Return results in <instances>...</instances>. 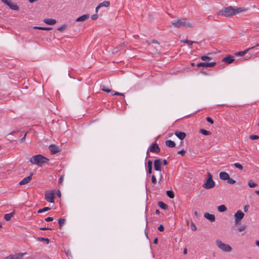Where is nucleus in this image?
<instances>
[{
	"label": "nucleus",
	"mask_w": 259,
	"mask_h": 259,
	"mask_svg": "<svg viewBox=\"0 0 259 259\" xmlns=\"http://www.w3.org/2000/svg\"><path fill=\"white\" fill-rule=\"evenodd\" d=\"M171 24L175 28H191L194 26V23H191L185 18L178 19L171 22Z\"/></svg>",
	"instance_id": "1"
},
{
	"label": "nucleus",
	"mask_w": 259,
	"mask_h": 259,
	"mask_svg": "<svg viewBox=\"0 0 259 259\" xmlns=\"http://www.w3.org/2000/svg\"><path fill=\"white\" fill-rule=\"evenodd\" d=\"M49 159L42 155L38 154L33 156L30 159V162L33 164L41 166L43 164L48 162Z\"/></svg>",
	"instance_id": "2"
},
{
	"label": "nucleus",
	"mask_w": 259,
	"mask_h": 259,
	"mask_svg": "<svg viewBox=\"0 0 259 259\" xmlns=\"http://www.w3.org/2000/svg\"><path fill=\"white\" fill-rule=\"evenodd\" d=\"M219 16H223L226 17H229L235 15L234 9L231 7L224 8L217 13Z\"/></svg>",
	"instance_id": "3"
},
{
	"label": "nucleus",
	"mask_w": 259,
	"mask_h": 259,
	"mask_svg": "<svg viewBox=\"0 0 259 259\" xmlns=\"http://www.w3.org/2000/svg\"><path fill=\"white\" fill-rule=\"evenodd\" d=\"M207 175L208 178L206 182L203 184L202 187L206 189H212L215 187V183L212 180V176L211 174L208 172Z\"/></svg>",
	"instance_id": "4"
},
{
	"label": "nucleus",
	"mask_w": 259,
	"mask_h": 259,
	"mask_svg": "<svg viewBox=\"0 0 259 259\" xmlns=\"http://www.w3.org/2000/svg\"><path fill=\"white\" fill-rule=\"evenodd\" d=\"M215 243L218 248L224 252H229L231 251L232 250V248L230 245L224 243L220 240H217L215 241Z\"/></svg>",
	"instance_id": "5"
},
{
	"label": "nucleus",
	"mask_w": 259,
	"mask_h": 259,
	"mask_svg": "<svg viewBox=\"0 0 259 259\" xmlns=\"http://www.w3.org/2000/svg\"><path fill=\"white\" fill-rule=\"evenodd\" d=\"M258 47H259V44H257L255 45L254 46H253V47H250L247 49H246L245 50H244L243 51L237 52L235 54V55L236 56H242L244 55L245 54H246L248 52L249 53V54L253 55L255 53L253 52L252 51L255 48H257Z\"/></svg>",
	"instance_id": "6"
},
{
	"label": "nucleus",
	"mask_w": 259,
	"mask_h": 259,
	"mask_svg": "<svg viewBox=\"0 0 259 259\" xmlns=\"http://www.w3.org/2000/svg\"><path fill=\"white\" fill-rule=\"evenodd\" d=\"M149 150L155 153H158L160 152V149L157 143H153L150 146L147 152V154L149 153Z\"/></svg>",
	"instance_id": "7"
},
{
	"label": "nucleus",
	"mask_w": 259,
	"mask_h": 259,
	"mask_svg": "<svg viewBox=\"0 0 259 259\" xmlns=\"http://www.w3.org/2000/svg\"><path fill=\"white\" fill-rule=\"evenodd\" d=\"M54 191H52L51 192H47L45 193V199L48 202L51 203L54 202Z\"/></svg>",
	"instance_id": "8"
},
{
	"label": "nucleus",
	"mask_w": 259,
	"mask_h": 259,
	"mask_svg": "<svg viewBox=\"0 0 259 259\" xmlns=\"http://www.w3.org/2000/svg\"><path fill=\"white\" fill-rule=\"evenodd\" d=\"M25 254H26V252L12 254L4 257L3 259H21L23 257L24 255Z\"/></svg>",
	"instance_id": "9"
},
{
	"label": "nucleus",
	"mask_w": 259,
	"mask_h": 259,
	"mask_svg": "<svg viewBox=\"0 0 259 259\" xmlns=\"http://www.w3.org/2000/svg\"><path fill=\"white\" fill-rule=\"evenodd\" d=\"M49 149L50 151L51 154H55L61 151L60 148L59 146L56 145H51L49 146Z\"/></svg>",
	"instance_id": "10"
},
{
	"label": "nucleus",
	"mask_w": 259,
	"mask_h": 259,
	"mask_svg": "<svg viewBox=\"0 0 259 259\" xmlns=\"http://www.w3.org/2000/svg\"><path fill=\"white\" fill-rule=\"evenodd\" d=\"M216 64L215 62H200L197 64L198 67H212Z\"/></svg>",
	"instance_id": "11"
},
{
	"label": "nucleus",
	"mask_w": 259,
	"mask_h": 259,
	"mask_svg": "<svg viewBox=\"0 0 259 259\" xmlns=\"http://www.w3.org/2000/svg\"><path fill=\"white\" fill-rule=\"evenodd\" d=\"M33 176V173L30 172L29 175L26 178H24L22 180H21L19 182V185H23L28 184L32 179V177Z\"/></svg>",
	"instance_id": "12"
},
{
	"label": "nucleus",
	"mask_w": 259,
	"mask_h": 259,
	"mask_svg": "<svg viewBox=\"0 0 259 259\" xmlns=\"http://www.w3.org/2000/svg\"><path fill=\"white\" fill-rule=\"evenodd\" d=\"M154 167L157 171H161V161L160 159H156L154 161Z\"/></svg>",
	"instance_id": "13"
},
{
	"label": "nucleus",
	"mask_w": 259,
	"mask_h": 259,
	"mask_svg": "<svg viewBox=\"0 0 259 259\" xmlns=\"http://www.w3.org/2000/svg\"><path fill=\"white\" fill-rule=\"evenodd\" d=\"M234 60H235V58L234 56H233L232 55H228L223 59L222 61L224 62L227 64H231Z\"/></svg>",
	"instance_id": "14"
},
{
	"label": "nucleus",
	"mask_w": 259,
	"mask_h": 259,
	"mask_svg": "<svg viewBox=\"0 0 259 259\" xmlns=\"http://www.w3.org/2000/svg\"><path fill=\"white\" fill-rule=\"evenodd\" d=\"M244 216V214L241 210H238L234 215L235 219L237 220H241Z\"/></svg>",
	"instance_id": "15"
},
{
	"label": "nucleus",
	"mask_w": 259,
	"mask_h": 259,
	"mask_svg": "<svg viewBox=\"0 0 259 259\" xmlns=\"http://www.w3.org/2000/svg\"><path fill=\"white\" fill-rule=\"evenodd\" d=\"M204 217L210 221L211 222H214L215 220V215L212 214H210L208 212L205 213L204 214Z\"/></svg>",
	"instance_id": "16"
},
{
	"label": "nucleus",
	"mask_w": 259,
	"mask_h": 259,
	"mask_svg": "<svg viewBox=\"0 0 259 259\" xmlns=\"http://www.w3.org/2000/svg\"><path fill=\"white\" fill-rule=\"evenodd\" d=\"M125 46V43L122 42L117 47L112 49V52L113 54H115L118 52L119 51L123 49Z\"/></svg>",
	"instance_id": "17"
},
{
	"label": "nucleus",
	"mask_w": 259,
	"mask_h": 259,
	"mask_svg": "<svg viewBox=\"0 0 259 259\" xmlns=\"http://www.w3.org/2000/svg\"><path fill=\"white\" fill-rule=\"evenodd\" d=\"M175 135L180 140H183L186 136L185 133L177 131L175 133Z\"/></svg>",
	"instance_id": "18"
},
{
	"label": "nucleus",
	"mask_w": 259,
	"mask_h": 259,
	"mask_svg": "<svg viewBox=\"0 0 259 259\" xmlns=\"http://www.w3.org/2000/svg\"><path fill=\"white\" fill-rule=\"evenodd\" d=\"M89 18H90V14H85V15H82V16L78 17L76 19V22L84 21H86L87 20H88Z\"/></svg>",
	"instance_id": "19"
},
{
	"label": "nucleus",
	"mask_w": 259,
	"mask_h": 259,
	"mask_svg": "<svg viewBox=\"0 0 259 259\" xmlns=\"http://www.w3.org/2000/svg\"><path fill=\"white\" fill-rule=\"evenodd\" d=\"M229 177V174L226 172L222 171L220 173V178L222 180H227Z\"/></svg>",
	"instance_id": "20"
},
{
	"label": "nucleus",
	"mask_w": 259,
	"mask_h": 259,
	"mask_svg": "<svg viewBox=\"0 0 259 259\" xmlns=\"http://www.w3.org/2000/svg\"><path fill=\"white\" fill-rule=\"evenodd\" d=\"M6 5L12 10L17 11L19 9V7L16 4L12 3L10 1Z\"/></svg>",
	"instance_id": "21"
},
{
	"label": "nucleus",
	"mask_w": 259,
	"mask_h": 259,
	"mask_svg": "<svg viewBox=\"0 0 259 259\" xmlns=\"http://www.w3.org/2000/svg\"><path fill=\"white\" fill-rule=\"evenodd\" d=\"M44 22L48 25H54L56 23V20L51 18H46L44 19Z\"/></svg>",
	"instance_id": "22"
},
{
	"label": "nucleus",
	"mask_w": 259,
	"mask_h": 259,
	"mask_svg": "<svg viewBox=\"0 0 259 259\" xmlns=\"http://www.w3.org/2000/svg\"><path fill=\"white\" fill-rule=\"evenodd\" d=\"M15 214V211L14 210L13 211H12V212L10 213H7V214H5V215H4V219L7 221H10L11 219V218L12 217H13V215Z\"/></svg>",
	"instance_id": "23"
},
{
	"label": "nucleus",
	"mask_w": 259,
	"mask_h": 259,
	"mask_svg": "<svg viewBox=\"0 0 259 259\" xmlns=\"http://www.w3.org/2000/svg\"><path fill=\"white\" fill-rule=\"evenodd\" d=\"M152 161L149 160L147 163L148 173L151 174L152 172Z\"/></svg>",
	"instance_id": "24"
},
{
	"label": "nucleus",
	"mask_w": 259,
	"mask_h": 259,
	"mask_svg": "<svg viewBox=\"0 0 259 259\" xmlns=\"http://www.w3.org/2000/svg\"><path fill=\"white\" fill-rule=\"evenodd\" d=\"M165 145L169 148H173L175 147L176 146L175 143L171 140L166 141Z\"/></svg>",
	"instance_id": "25"
},
{
	"label": "nucleus",
	"mask_w": 259,
	"mask_h": 259,
	"mask_svg": "<svg viewBox=\"0 0 259 259\" xmlns=\"http://www.w3.org/2000/svg\"><path fill=\"white\" fill-rule=\"evenodd\" d=\"M181 41L183 43L187 44L189 46L192 45L193 44H199V42L197 41H192V40H187V39L182 40H181Z\"/></svg>",
	"instance_id": "26"
},
{
	"label": "nucleus",
	"mask_w": 259,
	"mask_h": 259,
	"mask_svg": "<svg viewBox=\"0 0 259 259\" xmlns=\"http://www.w3.org/2000/svg\"><path fill=\"white\" fill-rule=\"evenodd\" d=\"M158 205L163 209H167L168 208V206L166 204H165L162 201H159L158 202Z\"/></svg>",
	"instance_id": "27"
},
{
	"label": "nucleus",
	"mask_w": 259,
	"mask_h": 259,
	"mask_svg": "<svg viewBox=\"0 0 259 259\" xmlns=\"http://www.w3.org/2000/svg\"><path fill=\"white\" fill-rule=\"evenodd\" d=\"M110 3L109 1H105L101 3L99 5L101 8L103 7L107 8L110 6Z\"/></svg>",
	"instance_id": "28"
},
{
	"label": "nucleus",
	"mask_w": 259,
	"mask_h": 259,
	"mask_svg": "<svg viewBox=\"0 0 259 259\" xmlns=\"http://www.w3.org/2000/svg\"><path fill=\"white\" fill-rule=\"evenodd\" d=\"M218 209L219 211L222 212L226 211L227 209L226 206L225 205L223 204L219 206L218 207Z\"/></svg>",
	"instance_id": "29"
},
{
	"label": "nucleus",
	"mask_w": 259,
	"mask_h": 259,
	"mask_svg": "<svg viewBox=\"0 0 259 259\" xmlns=\"http://www.w3.org/2000/svg\"><path fill=\"white\" fill-rule=\"evenodd\" d=\"M199 132L203 135L208 136L211 135V133L205 129L201 128Z\"/></svg>",
	"instance_id": "30"
},
{
	"label": "nucleus",
	"mask_w": 259,
	"mask_h": 259,
	"mask_svg": "<svg viewBox=\"0 0 259 259\" xmlns=\"http://www.w3.org/2000/svg\"><path fill=\"white\" fill-rule=\"evenodd\" d=\"M247 10V9L246 8H236V9H234L235 14H238V13H241L243 12H245Z\"/></svg>",
	"instance_id": "31"
},
{
	"label": "nucleus",
	"mask_w": 259,
	"mask_h": 259,
	"mask_svg": "<svg viewBox=\"0 0 259 259\" xmlns=\"http://www.w3.org/2000/svg\"><path fill=\"white\" fill-rule=\"evenodd\" d=\"M34 29L42 30H51L52 29V28L40 27V26H35V27H34Z\"/></svg>",
	"instance_id": "32"
},
{
	"label": "nucleus",
	"mask_w": 259,
	"mask_h": 259,
	"mask_svg": "<svg viewBox=\"0 0 259 259\" xmlns=\"http://www.w3.org/2000/svg\"><path fill=\"white\" fill-rule=\"evenodd\" d=\"M166 194L170 198H173L175 197L174 192L172 190L167 191Z\"/></svg>",
	"instance_id": "33"
},
{
	"label": "nucleus",
	"mask_w": 259,
	"mask_h": 259,
	"mask_svg": "<svg viewBox=\"0 0 259 259\" xmlns=\"http://www.w3.org/2000/svg\"><path fill=\"white\" fill-rule=\"evenodd\" d=\"M65 219H59L58 220V224H59V228H61L62 226V225L65 223Z\"/></svg>",
	"instance_id": "34"
},
{
	"label": "nucleus",
	"mask_w": 259,
	"mask_h": 259,
	"mask_svg": "<svg viewBox=\"0 0 259 259\" xmlns=\"http://www.w3.org/2000/svg\"><path fill=\"white\" fill-rule=\"evenodd\" d=\"M67 27V25L66 24L62 25L61 27L58 28L57 30L59 31H64Z\"/></svg>",
	"instance_id": "35"
},
{
	"label": "nucleus",
	"mask_w": 259,
	"mask_h": 259,
	"mask_svg": "<svg viewBox=\"0 0 259 259\" xmlns=\"http://www.w3.org/2000/svg\"><path fill=\"white\" fill-rule=\"evenodd\" d=\"M233 165H234L235 167L239 169L240 170L243 169V166L239 163H235Z\"/></svg>",
	"instance_id": "36"
},
{
	"label": "nucleus",
	"mask_w": 259,
	"mask_h": 259,
	"mask_svg": "<svg viewBox=\"0 0 259 259\" xmlns=\"http://www.w3.org/2000/svg\"><path fill=\"white\" fill-rule=\"evenodd\" d=\"M38 240L40 241H45L47 242V244L50 242V240L48 238L39 237L38 238Z\"/></svg>",
	"instance_id": "37"
},
{
	"label": "nucleus",
	"mask_w": 259,
	"mask_h": 259,
	"mask_svg": "<svg viewBox=\"0 0 259 259\" xmlns=\"http://www.w3.org/2000/svg\"><path fill=\"white\" fill-rule=\"evenodd\" d=\"M248 185L250 188H254L256 186V184L250 181L248 183Z\"/></svg>",
	"instance_id": "38"
},
{
	"label": "nucleus",
	"mask_w": 259,
	"mask_h": 259,
	"mask_svg": "<svg viewBox=\"0 0 259 259\" xmlns=\"http://www.w3.org/2000/svg\"><path fill=\"white\" fill-rule=\"evenodd\" d=\"M235 182L236 181L234 180L233 179L231 178L230 177L229 178H228L227 180V183L230 184H234L235 183Z\"/></svg>",
	"instance_id": "39"
},
{
	"label": "nucleus",
	"mask_w": 259,
	"mask_h": 259,
	"mask_svg": "<svg viewBox=\"0 0 259 259\" xmlns=\"http://www.w3.org/2000/svg\"><path fill=\"white\" fill-rule=\"evenodd\" d=\"M201 59L203 61L210 60L211 58L206 56H202L201 57Z\"/></svg>",
	"instance_id": "40"
},
{
	"label": "nucleus",
	"mask_w": 259,
	"mask_h": 259,
	"mask_svg": "<svg viewBox=\"0 0 259 259\" xmlns=\"http://www.w3.org/2000/svg\"><path fill=\"white\" fill-rule=\"evenodd\" d=\"M249 138L251 140H256L259 138V137L257 135H250L249 136Z\"/></svg>",
	"instance_id": "41"
},
{
	"label": "nucleus",
	"mask_w": 259,
	"mask_h": 259,
	"mask_svg": "<svg viewBox=\"0 0 259 259\" xmlns=\"http://www.w3.org/2000/svg\"><path fill=\"white\" fill-rule=\"evenodd\" d=\"M191 229L192 231H196L197 230V227L194 223L191 221Z\"/></svg>",
	"instance_id": "42"
},
{
	"label": "nucleus",
	"mask_w": 259,
	"mask_h": 259,
	"mask_svg": "<svg viewBox=\"0 0 259 259\" xmlns=\"http://www.w3.org/2000/svg\"><path fill=\"white\" fill-rule=\"evenodd\" d=\"M152 183L153 184H155L156 183V179L155 176V175H153L152 176V179H151Z\"/></svg>",
	"instance_id": "43"
},
{
	"label": "nucleus",
	"mask_w": 259,
	"mask_h": 259,
	"mask_svg": "<svg viewBox=\"0 0 259 259\" xmlns=\"http://www.w3.org/2000/svg\"><path fill=\"white\" fill-rule=\"evenodd\" d=\"M206 120H207V122H209L211 124L213 123V120L210 117H207L206 118Z\"/></svg>",
	"instance_id": "44"
},
{
	"label": "nucleus",
	"mask_w": 259,
	"mask_h": 259,
	"mask_svg": "<svg viewBox=\"0 0 259 259\" xmlns=\"http://www.w3.org/2000/svg\"><path fill=\"white\" fill-rule=\"evenodd\" d=\"M178 154H181V155L183 156L184 154L186 153V151L184 149H182L180 151H178Z\"/></svg>",
	"instance_id": "45"
},
{
	"label": "nucleus",
	"mask_w": 259,
	"mask_h": 259,
	"mask_svg": "<svg viewBox=\"0 0 259 259\" xmlns=\"http://www.w3.org/2000/svg\"><path fill=\"white\" fill-rule=\"evenodd\" d=\"M98 18V15L97 14H94L91 16V19L94 20L97 19Z\"/></svg>",
	"instance_id": "46"
},
{
	"label": "nucleus",
	"mask_w": 259,
	"mask_h": 259,
	"mask_svg": "<svg viewBox=\"0 0 259 259\" xmlns=\"http://www.w3.org/2000/svg\"><path fill=\"white\" fill-rule=\"evenodd\" d=\"M164 227H163V226L162 225H160L158 227V230L159 231H160V232H162V231H164Z\"/></svg>",
	"instance_id": "47"
},
{
	"label": "nucleus",
	"mask_w": 259,
	"mask_h": 259,
	"mask_svg": "<svg viewBox=\"0 0 259 259\" xmlns=\"http://www.w3.org/2000/svg\"><path fill=\"white\" fill-rule=\"evenodd\" d=\"M113 95L124 96V95L123 94L120 93L119 92H115L113 94Z\"/></svg>",
	"instance_id": "48"
},
{
	"label": "nucleus",
	"mask_w": 259,
	"mask_h": 259,
	"mask_svg": "<svg viewBox=\"0 0 259 259\" xmlns=\"http://www.w3.org/2000/svg\"><path fill=\"white\" fill-rule=\"evenodd\" d=\"M39 229L40 230L45 231V230H51L52 229L50 228H46V227H40Z\"/></svg>",
	"instance_id": "49"
},
{
	"label": "nucleus",
	"mask_w": 259,
	"mask_h": 259,
	"mask_svg": "<svg viewBox=\"0 0 259 259\" xmlns=\"http://www.w3.org/2000/svg\"><path fill=\"white\" fill-rule=\"evenodd\" d=\"M46 222H51L53 221V218L52 217H48L45 219Z\"/></svg>",
	"instance_id": "50"
},
{
	"label": "nucleus",
	"mask_w": 259,
	"mask_h": 259,
	"mask_svg": "<svg viewBox=\"0 0 259 259\" xmlns=\"http://www.w3.org/2000/svg\"><path fill=\"white\" fill-rule=\"evenodd\" d=\"M27 135V133L24 135V136L20 139V141L21 143H23L25 141V138Z\"/></svg>",
	"instance_id": "51"
},
{
	"label": "nucleus",
	"mask_w": 259,
	"mask_h": 259,
	"mask_svg": "<svg viewBox=\"0 0 259 259\" xmlns=\"http://www.w3.org/2000/svg\"><path fill=\"white\" fill-rule=\"evenodd\" d=\"M245 229V227L244 226H242V227H240V228H239L238 229V230L239 232H242L243 231H244Z\"/></svg>",
	"instance_id": "52"
},
{
	"label": "nucleus",
	"mask_w": 259,
	"mask_h": 259,
	"mask_svg": "<svg viewBox=\"0 0 259 259\" xmlns=\"http://www.w3.org/2000/svg\"><path fill=\"white\" fill-rule=\"evenodd\" d=\"M63 181V176L61 175L59 179V184H61Z\"/></svg>",
	"instance_id": "53"
},
{
	"label": "nucleus",
	"mask_w": 259,
	"mask_h": 259,
	"mask_svg": "<svg viewBox=\"0 0 259 259\" xmlns=\"http://www.w3.org/2000/svg\"><path fill=\"white\" fill-rule=\"evenodd\" d=\"M102 91L107 92V93H110L112 92L111 90L109 89H101Z\"/></svg>",
	"instance_id": "54"
},
{
	"label": "nucleus",
	"mask_w": 259,
	"mask_h": 259,
	"mask_svg": "<svg viewBox=\"0 0 259 259\" xmlns=\"http://www.w3.org/2000/svg\"><path fill=\"white\" fill-rule=\"evenodd\" d=\"M50 209H51V208H50L49 207H45L42 208L43 212L48 211V210H49Z\"/></svg>",
	"instance_id": "55"
},
{
	"label": "nucleus",
	"mask_w": 259,
	"mask_h": 259,
	"mask_svg": "<svg viewBox=\"0 0 259 259\" xmlns=\"http://www.w3.org/2000/svg\"><path fill=\"white\" fill-rule=\"evenodd\" d=\"M56 194H57V196H58V197H60V198L61 197V192H60V190H58V191H57Z\"/></svg>",
	"instance_id": "56"
},
{
	"label": "nucleus",
	"mask_w": 259,
	"mask_h": 259,
	"mask_svg": "<svg viewBox=\"0 0 259 259\" xmlns=\"http://www.w3.org/2000/svg\"><path fill=\"white\" fill-rule=\"evenodd\" d=\"M249 206L248 205H245L244 207V211L245 212H247L248 210Z\"/></svg>",
	"instance_id": "57"
},
{
	"label": "nucleus",
	"mask_w": 259,
	"mask_h": 259,
	"mask_svg": "<svg viewBox=\"0 0 259 259\" xmlns=\"http://www.w3.org/2000/svg\"><path fill=\"white\" fill-rule=\"evenodd\" d=\"M240 222H241V220H237L235 219V225L237 226L238 225L240 224Z\"/></svg>",
	"instance_id": "58"
},
{
	"label": "nucleus",
	"mask_w": 259,
	"mask_h": 259,
	"mask_svg": "<svg viewBox=\"0 0 259 259\" xmlns=\"http://www.w3.org/2000/svg\"><path fill=\"white\" fill-rule=\"evenodd\" d=\"M101 8V7L99 6V5H98L96 8V9H95V11H96V13H97L99 11V10Z\"/></svg>",
	"instance_id": "59"
},
{
	"label": "nucleus",
	"mask_w": 259,
	"mask_h": 259,
	"mask_svg": "<svg viewBox=\"0 0 259 259\" xmlns=\"http://www.w3.org/2000/svg\"><path fill=\"white\" fill-rule=\"evenodd\" d=\"M152 42L153 43V44H158V45H159V42L157 40H156L155 39L152 40Z\"/></svg>",
	"instance_id": "60"
},
{
	"label": "nucleus",
	"mask_w": 259,
	"mask_h": 259,
	"mask_svg": "<svg viewBox=\"0 0 259 259\" xmlns=\"http://www.w3.org/2000/svg\"><path fill=\"white\" fill-rule=\"evenodd\" d=\"M153 243L155 244H157L158 243V238H155L154 239V241H153Z\"/></svg>",
	"instance_id": "61"
},
{
	"label": "nucleus",
	"mask_w": 259,
	"mask_h": 259,
	"mask_svg": "<svg viewBox=\"0 0 259 259\" xmlns=\"http://www.w3.org/2000/svg\"><path fill=\"white\" fill-rule=\"evenodd\" d=\"M163 165H167V161H166V160L164 159V160H163Z\"/></svg>",
	"instance_id": "62"
},
{
	"label": "nucleus",
	"mask_w": 259,
	"mask_h": 259,
	"mask_svg": "<svg viewBox=\"0 0 259 259\" xmlns=\"http://www.w3.org/2000/svg\"><path fill=\"white\" fill-rule=\"evenodd\" d=\"M183 253H184V254H186L187 253V248H185L184 249Z\"/></svg>",
	"instance_id": "63"
},
{
	"label": "nucleus",
	"mask_w": 259,
	"mask_h": 259,
	"mask_svg": "<svg viewBox=\"0 0 259 259\" xmlns=\"http://www.w3.org/2000/svg\"><path fill=\"white\" fill-rule=\"evenodd\" d=\"M255 244L256 246L259 247V240H256Z\"/></svg>",
	"instance_id": "64"
}]
</instances>
